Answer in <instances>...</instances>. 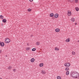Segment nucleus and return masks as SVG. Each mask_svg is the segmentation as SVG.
<instances>
[{
	"label": "nucleus",
	"mask_w": 79,
	"mask_h": 79,
	"mask_svg": "<svg viewBox=\"0 0 79 79\" xmlns=\"http://www.w3.org/2000/svg\"><path fill=\"white\" fill-rule=\"evenodd\" d=\"M7 57V55L6 56V57Z\"/></svg>",
	"instance_id": "34"
},
{
	"label": "nucleus",
	"mask_w": 79,
	"mask_h": 79,
	"mask_svg": "<svg viewBox=\"0 0 79 79\" xmlns=\"http://www.w3.org/2000/svg\"><path fill=\"white\" fill-rule=\"evenodd\" d=\"M26 49V50H29L30 49V48H27Z\"/></svg>",
	"instance_id": "25"
},
{
	"label": "nucleus",
	"mask_w": 79,
	"mask_h": 79,
	"mask_svg": "<svg viewBox=\"0 0 79 79\" xmlns=\"http://www.w3.org/2000/svg\"><path fill=\"white\" fill-rule=\"evenodd\" d=\"M75 24H76V23H75Z\"/></svg>",
	"instance_id": "41"
},
{
	"label": "nucleus",
	"mask_w": 79,
	"mask_h": 79,
	"mask_svg": "<svg viewBox=\"0 0 79 79\" xmlns=\"http://www.w3.org/2000/svg\"><path fill=\"white\" fill-rule=\"evenodd\" d=\"M64 65L66 67H69L71 65V64L70 63H66L64 64Z\"/></svg>",
	"instance_id": "3"
},
{
	"label": "nucleus",
	"mask_w": 79,
	"mask_h": 79,
	"mask_svg": "<svg viewBox=\"0 0 79 79\" xmlns=\"http://www.w3.org/2000/svg\"><path fill=\"white\" fill-rule=\"evenodd\" d=\"M79 42V40L78 41V42Z\"/></svg>",
	"instance_id": "37"
},
{
	"label": "nucleus",
	"mask_w": 79,
	"mask_h": 79,
	"mask_svg": "<svg viewBox=\"0 0 79 79\" xmlns=\"http://www.w3.org/2000/svg\"><path fill=\"white\" fill-rule=\"evenodd\" d=\"M52 19H55V17H52Z\"/></svg>",
	"instance_id": "31"
},
{
	"label": "nucleus",
	"mask_w": 79,
	"mask_h": 79,
	"mask_svg": "<svg viewBox=\"0 0 79 79\" xmlns=\"http://www.w3.org/2000/svg\"><path fill=\"white\" fill-rule=\"evenodd\" d=\"M56 32H60V29L57 28V29H55V30Z\"/></svg>",
	"instance_id": "8"
},
{
	"label": "nucleus",
	"mask_w": 79,
	"mask_h": 79,
	"mask_svg": "<svg viewBox=\"0 0 79 79\" xmlns=\"http://www.w3.org/2000/svg\"><path fill=\"white\" fill-rule=\"evenodd\" d=\"M34 61H35V59H34V58H32L31 60V61L32 63H33L34 62Z\"/></svg>",
	"instance_id": "7"
},
{
	"label": "nucleus",
	"mask_w": 79,
	"mask_h": 79,
	"mask_svg": "<svg viewBox=\"0 0 79 79\" xmlns=\"http://www.w3.org/2000/svg\"><path fill=\"white\" fill-rule=\"evenodd\" d=\"M2 53V50H0V53Z\"/></svg>",
	"instance_id": "32"
},
{
	"label": "nucleus",
	"mask_w": 79,
	"mask_h": 79,
	"mask_svg": "<svg viewBox=\"0 0 79 79\" xmlns=\"http://www.w3.org/2000/svg\"><path fill=\"white\" fill-rule=\"evenodd\" d=\"M31 37H33V35H31Z\"/></svg>",
	"instance_id": "33"
},
{
	"label": "nucleus",
	"mask_w": 79,
	"mask_h": 79,
	"mask_svg": "<svg viewBox=\"0 0 79 79\" xmlns=\"http://www.w3.org/2000/svg\"><path fill=\"white\" fill-rule=\"evenodd\" d=\"M12 68V67L11 66H9L8 68V69H11Z\"/></svg>",
	"instance_id": "19"
},
{
	"label": "nucleus",
	"mask_w": 79,
	"mask_h": 79,
	"mask_svg": "<svg viewBox=\"0 0 79 79\" xmlns=\"http://www.w3.org/2000/svg\"><path fill=\"white\" fill-rule=\"evenodd\" d=\"M13 71H14V72H15V71H16V69H14L13 70Z\"/></svg>",
	"instance_id": "30"
},
{
	"label": "nucleus",
	"mask_w": 79,
	"mask_h": 79,
	"mask_svg": "<svg viewBox=\"0 0 79 79\" xmlns=\"http://www.w3.org/2000/svg\"><path fill=\"white\" fill-rule=\"evenodd\" d=\"M70 39L69 38H68V39H67L65 41L66 42H69L70 40Z\"/></svg>",
	"instance_id": "10"
},
{
	"label": "nucleus",
	"mask_w": 79,
	"mask_h": 79,
	"mask_svg": "<svg viewBox=\"0 0 79 79\" xmlns=\"http://www.w3.org/2000/svg\"><path fill=\"white\" fill-rule=\"evenodd\" d=\"M68 16H71V11H68Z\"/></svg>",
	"instance_id": "4"
},
{
	"label": "nucleus",
	"mask_w": 79,
	"mask_h": 79,
	"mask_svg": "<svg viewBox=\"0 0 79 79\" xmlns=\"http://www.w3.org/2000/svg\"><path fill=\"white\" fill-rule=\"evenodd\" d=\"M55 50H59V49L58 48H55Z\"/></svg>",
	"instance_id": "24"
},
{
	"label": "nucleus",
	"mask_w": 79,
	"mask_h": 79,
	"mask_svg": "<svg viewBox=\"0 0 79 79\" xmlns=\"http://www.w3.org/2000/svg\"><path fill=\"white\" fill-rule=\"evenodd\" d=\"M36 44L37 45H40V43H39V42H37L36 43Z\"/></svg>",
	"instance_id": "22"
},
{
	"label": "nucleus",
	"mask_w": 79,
	"mask_h": 79,
	"mask_svg": "<svg viewBox=\"0 0 79 79\" xmlns=\"http://www.w3.org/2000/svg\"><path fill=\"white\" fill-rule=\"evenodd\" d=\"M41 73H43V74H45V71L43 70V71H42V72H41Z\"/></svg>",
	"instance_id": "17"
},
{
	"label": "nucleus",
	"mask_w": 79,
	"mask_h": 79,
	"mask_svg": "<svg viewBox=\"0 0 79 79\" xmlns=\"http://www.w3.org/2000/svg\"><path fill=\"white\" fill-rule=\"evenodd\" d=\"M69 1H70V2H74V0H69Z\"/></svg>",
	"instance_id": "27"
},
{
	"label": "nucleus",
	"mask_w": 79,
	"mask_h": 79,
	"mask_svg": "<svg viewBox=\"0 0 79 79\" xmlns=\"http://www.w3.org/2000/svg\"><path fill=\"white\" fill-rule=\"evenodd\" d=\"M72 76L73 78H78L79 76V73L76 71H74L72 74Z\"/></svg>",
	"instance_id": "1"
},
{
	"label": "nucleus",
	"mask_w": 79,
	"mask_h": 79,
	"mask_svg": "<svg viewBox=\"0 0 79 79\" xmlns=\"http://www.w3.org/2000/svg\"><path fill=\"white\" fill-rule=\"evenodd\" d=\"M0 18L1 19H3L4 18V17H3V16L2 15H1L0 16Z\"/></svg>",
	"instance_id": "16"
},
{
	"label": "nucleus",
	"mask_w": 79,
	"mask_h": 79,
	"mask_svg": "<svg viewBox=\"0 0 79 79\" xmlns=\"http://www.w3.org/2000/svg\"><path fill=\"white\" fill-rule=\"evenodd\" d=\"M74 20H75V19L74 18H73L71 19V21H72V22H74Z\"/></svg>",
	"instance_id": "13"
},
{
	"label": "nucleus",
	"mask_w": 79,
	"mask_h": 79,
	"mask_svg": "<svg viewBox=\"0 0 79 79\" xmlns=\"http://www.w3.org/2000/svg\"><path fill=\"white\" fill-rule=\"evenodd\" d=\"M69 71H67L66 72V75L67 76L69 75Z\"/></svg>",
	"instance_id": "12"
},
{
	"label": "nucleus",
	"mask_w": 79,
	"mask_h": 79,
	"mask_svg": "<svg viewBox=\"0 0 79 79\" xmlns=\"http://www.w3.org/2000/svg\"><path fill=\"white\" fill-rule=\"evenodd\" d=\"M1 47H4V45H5V44H4V42L1 43V44H0Z\"/></svg>",
	"instance_id": "5"
},
{
	"label": "nucleus",
	"mask_w": 79,
	"mask_h": 79,
	"mask_svg": "<svg viewBox=\"0 0 79 79\" xmlns=\"http://www.w3.org/2000/svg\"><path fill=\"white\" fill-rule=\"evenodd\" d=\"M43 65H44V64L41 63L40 64V67H42V66H43Z\"/></svg>",
	"instance_id": "15"
},
{
	"label": "nucleus",
	"mask_w": 79,
	"mask_h": 79,
	"mask_svg": "<svg viewBox=\"0 0 79 79\" xmlns=\"http://www.w3.org/2000/svg\"><path fill=\"white\" fill-rule=\"evenodd\" d=\"M1 44V42L0 41V45Z\"/></svg>",
	"instance_id": "36"
},
{
	"label": "nucleus",
	"mask_w": 79,
	"mask_h": 79,
	"mask_svg": "<svg viewBox=\"0 0 79 79\" xmlns=\"http://www.w3.org/2000/svg\"><path fill=\"white\" fill-rule=\"evenodd\" d=\"M28 11H31V9H29L27 10Z\"/></svg>",
	"instance_id": "26"
},
{
	"label": "nucleus",
	"mask_w": 79,
	"mask_h": 79,
	"mask_svg": "<svg viewBox=\"0 0 79 79\" xmlns=\"http://www.w3.org/2000/svg\"><path fill=\"white\" fill-rule=\"evenodd\" d=\"M10 41L11 40L8 38H6L5 40V42L6 44H8V43H10Z\"/></svg>",
	"instance_id": "2"
},
{
	"label": "nucleus",
	"mask_w": 79,
	"mask_h": 79,
	"mask_svg": "<svg viewBox=\"0 0 79 79\" xmlns=\"http://www.w3.org/2000/svg\"><path fill=\"white\" fill-rule=\"evenodd\" d=\"M2 22L3 23H6V19H3L2 20Z\"/></svg>",
	"instance_id": "11"
},
{
	"label": "nucleus",
	"mask_w": 79,
	"mask_h": 79,
	"mask_svg": "<svg viewBox=\"0 0 79 79\" xmlns=\"http://www.w3.org/2000/svg\"><path fill=\"white\" fill-rule=\"evenodd\" d=\"M69 68H68V67H67L65 69V70L66 71H68V70H69Z\"/></svg>",
	"instance_id": "20"
},
{
	"label": "nucleus",
	"mask_w": 79,
	"mask_h": 79,
	"mask_svg": "<svg viewBox=\"0 0 79 79\" xmlns=\"http://www.w3.org/2000/svg\"><path fill=\"white\" fill-rule=\"evenodd\" d=\"M72 55H75V52L74 51L72 52Z\"/></svg>",
	"instance_id": "23"
},
{
	"label": "nucleus",
	"mask_w": 79,
	"mask_h": 79,
	"mask_svg": "<svg viewBox=\"0 0 79 79\" xmlns=\"http://www.w3.org/2000/svg\"><path fill=\"white\" fill-rule=\"evenodd\" d=\"M54 16V14H53V13H51L50 14V16L51 17H53Z\"/></svg>",
	"instance_id": "9"
},
{
	"label": "nucleus",
	"mask_w": 79,
	"mask_h": 79,
	"mask_svg": "<svg viewBox=\"0 0 79 79\" xmlns=\"http://www.w3.org/2000/svg\"><path fill=\"white\" fill-rule=\"evenodd\" d=\"M36 50V49L35 48H33L32 49V51H33V52H34V51H35Z\"/></svg>",
	"instance_id": "18"
},
{
	"label": "nucleus",
	"mask_w": 79,
	"mask_h": 79,
	"mask_svg": "<svg viewBox=\"0 0 79 79\" xmlns=\"http://www.w3.org/2000/svg\"><path fill=\"white\" fill-rule=\"evenodd\" d=\"M0 79H2V78H0Z\"/></svg>",
	"instance_id": "40"
},
{
	"label": "nucleus",
	"mask_w": 79,
	"mask_h": 79,
	"mask_svg": "<svg viewBox=\"0 0 79 79\" xmlns=\"http://www.w3.org/2000/svg\"><path fill=\"white\" fill-rule=\"evenodd\" d=\"M30 2H32V1H33V0H29Z\"/></svg>",
	"instance_id": "29"
},
{
	"label": "nucleus",
	"mask_w": 79,
	"mask_h": 79,
	"mask_svg": "<svg viewBox=\"0 0 79 79\" xmlns=\"http://www.w3.org/2000/svg\"><path fill=\"white\" fill-rule=\"evenodd\" d=\"M27 45H29V44H27Z\"/></svg>",
	"instance_id": "35"
},
{
	"label": "nucleus",
	"mask_w": 79,
	"mask_h": 79,
	"mask_svg": "<svg viewBox=\"0 0 79 79\" xmlns=\"http://www.w3.org/2000/svg\"><path fill=\"white\" fill-rule=\"evenodd\" d=\"M77 0H75V2H76V3H77Z\"/></svg>",
	"instance_id": "28"
},
{
	"label": "nucleus",
	"mask_w": 79,
	"mask_h": 79,
	"mask_svg": "<svg viewBox=\"0 0 79 79\" xmlns=\"http://www.w3.org/2000/svg\"><path fill=\"white\" fill-rule=\"evenodd\" d=\"M75 25H76V24H75Z\"/></svg>",
	"instance_id": "38"
},
{
	"label": "nucleus",
	"mask_w": 79,
	"mask_h": 79,
	"mask_svg": "<svg viewBox=\"0 0 79 79\" xmlns=\"http://www.w3.org/2000/svg\"><path fill=\"white\" fill-rule=\"evenodd\" d=\"M75 25H76V24H75Z\"/></svg>",
	"instance_id": "39"
},
{
	"label": "nucleus",
	"mask_w": 79,
	"mask_h": 79,
	"mask_svg": "<svg viewBox=\"0 0 79 79\" xmlns=\"http://www.w3.org/2000/svg\"><path fill=\"white\" fill-rule=\"evenodd\" d=\"M54 17L56 18H57L58 17V14H56L54 15Z\"/></svg>",
	"instance_id": "6"
},
{
	"label": "nucleus",
	"mask_w": 79,
	"mask_h": 79,
	"mask_svg": "<svg viewBox=\"0 0 79 79\" xmlns=\"http://www.w3.org/2000/svg\"><path fill=\"white\" fill-rule=\"evenodd\" d=\"M57 79H61V78L59 76L57 77Z\"/></svg>",
	"instance_id": "21"
},
{
	"label": "nucleus",
	"mask_w": 79,
	"mask_h": 79,
	"mask_svg": "<svg viewBox=\"0 0 79 79\" xmlns=\"http://www.w3.org/2000/svg\"><path fill=\"white\" fill-rule=\"evenodd\" d=\"M75 10L76 11H79V8L78 7H76L75 8Z\"/></svg>",
	"instance_id": "14"
}]
</instances>
